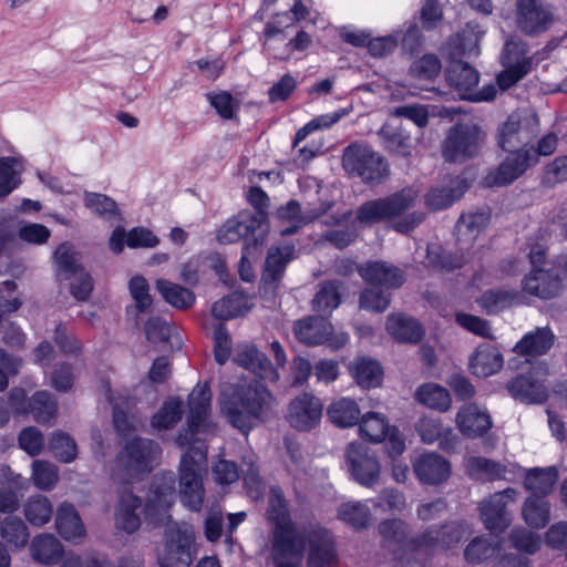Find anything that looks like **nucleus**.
Masks as SVG:
<instances>
[{
    "mask_svg": "<svg viewBox=\"0 0 567 567\" xmlns=\"http://www.w3.org/2000/svg\"><path fill=\"white\" fill-rule=\"evenodd\" d=\"M212 392L207 383L197 385L188 395L186 427L176 436L179 447H188L182 455L178 466L179 498L192 512H200L205 489L200 477V465L207 461V444L196 435L207 431L210 413Z\"/></svg>",
    "mask_w": 567,
    "mask_h": 567,
    "instance_id": "obj_1",
    "label": "nucleus"
},
{
    "mask_svg": "<svg viewBox=\"0 0 567 567\" xmlns=\"http://www.w3.org/2000/svg\"><path fill=\"white\" fill-rule=\"evenodd\" d=\"M380 546L396 567H426L443 550L463 538L461 526L454 522L433 524L411 536L409 525L400 518L379 523Z\"/></svg>",
    "mask_w": 567,
    "mask_h": 567,
    "instance_id": "obj_2",
    "label": "nucleus"
},
{
    "mask_svg": "<svg viewBox=\"0 0 567 567\" xmlns=\"http://www.w3.org/2000/svg\"><path fill=\"white\" fill-rule=\"evenodd\" d=\"M277 400L258 380L237 383L223 391L220 410L229 424L244 434L275 415Z\"/></svg>",
    "mask_w": 567,
    "mask_h": 567,
    "instance_id": "obj_3",
    "label": "nucleus"
},
{
    "mask_svg": "<svg viewBox=\"0 0 567 567\" xmlns=\"http://www.w3.org/2000/svg\"><path fill=\"white\" fill-rule=\"evenodd\" d=\"M342 167L351 177L369 186L380 185L390 176V164L365 143L354 142L343 148Z\"/></svg>",
    "mask_w": 567,
    "mask_h": 567,
    "instance_id": "obj_4",
    "label": "nucleus"
},
{
    "mask_svg": "<svg viewBox=\"0 0 567 567\" xmlns=\"http://www.w3.org/2000/svg\"><path fill=\"white\" fill-rule=\"evenodd\" d=\"M161 446L151 439L135 436L127 441L115 458L114 476L123 484L152 472Z\"/></svg>",
    "mask_w": 567,
    "mask_h": 567,
    "instance_id": "obj_5",
    "label": "nucleus"
},
{
    "mask_svg": "<svg viewBox=\"0 0 567 567\" xmlns=\"http://www.w3.org/2000/svg\"><path fill=\"white\" fill-rule=\"evenodd\" d=\"M259 229H261L259 218L255 217L249 210H241L225 221L217 230L216 238L223 245L245 240L240 256V266L244 267L248 262V258H255L261 252L265 230L257 235L256 233Z\"/></svg>",
    "mask_w": 567,
    "mask_h": 567,
    "instance_id": "obj_6",
    "label": "nucleus"
},
{
    "mask_svg": "<svg viewBox=\"0 0 567 567\" xmlns=\"http://www.w3.org/2000/svg\"><path fill=\"white\" fill-rule=\"evenodd\" d=\"M485 132L474 123H455L446 133L441 153L446 163L463 164L481 154Z\"/></svg>",
    "mask_w": 567,
    "mask_h": 567,
    "instance_id": "obj_7",
    "label": "nucleus"
},
{
    "mask_svg": "<svg viewBox=\"0 0 567 567\" xmlns=\"http://www.w3.org/2000/svg\"><path fill=\"white\" fill-rule=\"evenodd\" d=\"M176 499V476L172 471L156 473L148 486L142 513L145 522L154 527L171 518L168 514Z\"/></svg>",
    "mask_w": 567,
    "mask_h": 567,
    "instance_id": "obj_8",
    "label": "nucleus"
},
{
    "mask_svg": "<svg viewBox=\"0 0 567 567\" xmlns=\"http://www.w3.org/2000/svg\"><path fill=\"white\" fill-rule=\"evenodd\" d=\"M416 192L411 187L402 188L386 197L362 203L355 212L360 224L374 225L402 215L414 205Z\"/></svg>",
    "mask_w": 567,
    "mask_h": 567,
    "instance_id": "obj_9",
    "label": "nucleus"
},
{
    "mask_svg": "<svg viewBox=\"0 0 567 567\" xmlns=\"http://www.w3.org/2000/svg\"><path fill=\"white\" fill-rule=\"evenodd\" d=\"M267 519L272 525V544L275 550L281 553L297 544L298 533L291 519L289 504L280 486L269 489Z\"/></svg>",
    "mask_w": 567,
    "mask_h": 567,
    "instance_id": "obj_10",
    "label": "nucleus"
},
{
    "mask_svg": "<svg viewBox=\"0 0 567 567\" xmlns=\"http://www.w3.org/2000/svg\"><path fill=\"white\" fill-rule=\"evenodd\" d=\"M528 44L518 38H511L504 43L501 53L504 70L496 76V83L502 91L511 89L530 73L534 56H528Z\"/></svg>",
    "mask_w": 567,
    "mask_h": 567,
    "instance_id": "obj_11",
    "label": "nucleus"
},
{
    "mask_svg": "<svg viewBox=\"0 0 567 567\" xmlns=\"http://www.w3.org/2000/svg\"><path fill=\"white\" fill-rule=\"evenodd\" d=\"M505 152L507 154L497 168L484 177L483 183L486 187L508 186L537 165L534 153L529 152L528 143Z\"/></svg>",
    "mask_w": 567,
    "mask_h": 567,
    "instance_id": "obj_12",
    "label": "nucleus"
},
{
    "mask_svg": "<svg viewBox=\"0 0 567 567\" xmlns=\"http://www.w3.org/2000/svg\"><path fill=\"white\" fill-rule=\"evenodd\" d=\"M346 464L351 478L364 487L378 484L381 464L377 453L368 445L359 442L348 444L344 453Z\"/></svg>",
    "mask_w": 567,
    "mask_h": 567,
    "instance_id": "obj_13",
    "label": "nucleus"
},
{
    "mask_svg": "<svg viewBox=\"0 0 567 567\" xmlns=\"http://www.w3.org/2000/svg\"><path fill=\"white\" fill-rule=\"evenodd\" d=\"M547 374L546 367H532L528 371L511 379L506 383V390L515 401L520 403L543 404L548 400Z\"/></svg>",
    "mask_w": 567,
    "mask_h": 567,
    "instance_id": "obj_14",
    "label": "nucleus"
},
{
    "mask_svg": "<svg viewBox=\"0 0 567 567\" xmlns=\"http://www.w3.org/2000/svg\"><path fill=\"white\" fill-rule=\"evenodd\" d=\"M553 7L545 0H516V25L527 37H538L554 24Z\"/></svg>",
    "mask_w": 567,
    "mask_h": 567,
    "instance_id": "obj_15",
    "label": "nucleus"
},
{
    "mask_svg": "<svg viewBox=\"0 0 567 567\" xmlns=\"http://www.w3.org/2000/svg\"><path fill=\"white\" fill-rule=\"evenodd\" d=\"M308 544V567H337L338 553L333 535L323 527L311 528L305 536L298 534L297 545Z\"/></svg>",
    "mask_w": 567,
    "mask_h": 567,
    "instance_id": "obj_16",
    "label": "nucleus"
},
{
    "mask_svg": "<svg viewBox=\"0 0 567 567\" xmlns=\"http://www.w3.org/2000/svg\"><path fill=\"white\" fill-rule=\"evenodd\" d=\"M193 536L177 526H168L165 530V550L158 557L161 567H190Z\"/></svg>",
    "mask_w": 567,
    "mask_h": 567,
    "instance_id": "obj_17",
    "label": "nucleus"
},
{
    "mask_svg": "<svg viewBox=\"0 0 567 567\" xmlns=\"http://www.w3.org/2000/svg\"><path fill=\"white\" fill-rule=\"evenodd\" d=\"M322 410L320 399L310 393H302L289 403L286 419L295 430L309 432L319 423Z\"/></svg>",
    "mask_w": 567,
    "mask_h": 567,
    "instance_id": "obj_18",
    "label": "nucleus"
},
{
    "mask_svg": "<svg viewBox=\"0 0 567 567\" xmlns=\"http://www.w3.org/2000/svg\"><path fill=\"white\" fill-rule=\"evenodd\" d=\"M563 276L558 269H533L522 280V289L543 300L558 297L563 291Z\"/></svg>",
    "mask_w": 567,
    "mask_h": 567,
    "instance_id": "obj_19",
    "label": "nucleus"
},
{
    "mask_svg": "<svg viewBox=\"0 0 567 567\" xmlns=\"http://www.w3.org/2000/svg\"><path fill=\"white\" fill-rule=\"evenodd\" d=\"M412 466L416 478L423 485H441L452 473L450 461L435 452L422 453L414 460Z\"/></svg>",
    "mask_w": 567,
    "mask_h": 567,
    "instance_id": "obj_20",
    "label": "nucleus"
},
{
    "mask_svg": "<svg viewBox=\"0 0 567 567\" xmlns=\"http://www.w3.org/2000/svg\"><path fill=\"white\" fill-rule=\"evenodd\" d=\"M361 278L370 286L399 289L405 282L404 271L383 260L367 261L359 269Z\"/></svg>",
    "mask_w": 567,
    "mask_h": 567,
    "instance_id": "obj_21",
    "label": "nucleus"
},
{
    "mask_svg": "<svg viewBox=\"0 0 567 567\" xmlns=\"http://www.w3.org/2000/svg\"><path fill=\"white\" fill-rule=\"evenodd\" d=\"M460 432L467 439L483 437L493 426L487 411H481L476 404L463 405L455 417Z\"/></svg>",
    "mask_w": 567,
    "mask_h": 567,
    "instance_id": "obj_22",
    "label": "nucleus"
},
{
    "mask_svg": "<svg viewBox=\"0 0 567 567\" xmlns=\"http://www.w3.org/2000/svg\"><path fill=\"white\" fill-rule=\"evenodd\" d=\"M236 361L262 381L277 382L280 379L278 368L256 346L245 347L237 353Z\"/></svg>",
    "mask_w": 567,
    "mask_h": 567,
    "instance_id": "obj_23",
    "label": "nucleus"
},
{
    "mask_svg": "<svg viewBox=\"0 0 567 567\" xmlns=\"http://www.w3.org/2000/svg\"><path fill=\"white\" fill-rule=\"evenodd\" d=\"M480 513L486 529L493 534H501L511 525L512 518L507 512V503L503 501L501 494H494L482 502Z\"/></svg>",
    "mask_w": 567,
    "mask_h": 567,
    "instance_id": "obj_24",
    "label": "nucleus"
},
{
    "mask_svg": "<svg viewBox=\"0 0 567 567\" xmlns=\"http://www.w3.org/2000/svg\"><path fill=\"white\" fill-rule=\"evenodd\" d=\"M142 506V499L131 489L123 491L115 507V524L118 529L133 534L141 526L137 509Z\"/></svg>",
    "mask_w": 567,
    "mask_h": 567,
    "instance_id": "obj_25",
    "label": "nucleus"
},
{
    "mask_svg": "<svg viewBox=\"0 0 567 567\" xmlns=\"http://www.w3.org/2000/svg\"><path fill=\"white\" fill-rule=\"evenodd\" d=\"M503 354L489 343L480 344L470 357L468 369L477 378H487L498 372L503 367Z\"/></svg>",
    "mask_w": 567,
    "mask_h": 567,
    "instance_id": "obj_26",
    "label": "nucleus"
},
{
    "mask_svg": "<svg viewBox=\"0 0 567 567\" xmlns=\"http://www.w3.org/2000/svg\"><path fill=\"white\" fill-rule=\"evenodd\" d=\"M55 528L63 539L74 543L84 538L86 533L74 505L68 502L60 504L56 509Z\"/></svg>",
    "mask_w": 567,
    "mask_h": 567,
    "instance_id": "obj_27",
    "label": "nucleus"
},
{
    "mask_svg": "<svg viewBox=\"0 0 567 567\" xmlns=\"http://www.w3.org/2000/svg\"><path fill=\"white\" fill-rule=\"evenodd\" d=\"M386 330L400 343H419L424 337L421 322L403 313L390 315L386 320Z\"/></svg>",
    "mask_w": 567,
    "mask_h": 567,
    "instance_id": "obj_28",
    "label": "nucleus"
},
{
    "mask_svg": "<svg viewBox=\"0 0 567 567\" xmlns=\"http://www.w3.org/2000/svg\"><path fill=\"white\" fill-rule=\"evenodd\" d=\"M446 82L464 100V95L476 89L480 82L478 71L461 60L452 61L446 69Z\"/></svg>",
    "mask_w": 567,
    "mask_h": 567,
    "instance_id": "obj_29",
    "label": "nucleus"
},
{
    "mask_svg": "<svg viewBox=\"0 0 567 567\" xmlns=\"http://www.w3.org/2000/svg\"><path fill=\"white\" fill-rule=\"evenodd\" d=\"M329 329L330 321L322 316H309L293 324L296 339L309 347L323 344Z\"/></svg>",
    "mask_w": 567,
    "mask_h": 567,
    "instance_id": "obj_30",
    "label": "nucleus"
},
{
    "mask_svg": "<svg viewBox=\"0 0 567 567\" xmlns=\"http://www.w3.org/2000/svg\"><path fill=\"white\" fill-rule=\"evenodd\" d=\"M555 342V334L548 328H536L526 333L513 348L522 357H539L546 354Z\"/></svg>",
    "mask_w": 567,
    "mask_h": 567,
    "instance_id": "obj_31",
    "label": "nucleus"
},
{
    "mask_svg": "<svg viewBox=\"0 0 567 567\" xmlns=\"http://www.w3.org/2000/svg\"><path fill=\"white\" fill-rule=\"evenodd\" d=\"M327 417L334 426L349 429L358 425L361 411L355 400L338 398L328 405Z\"/></svg>",
    "mask_w": 567,
    "mask_h": 567,
    "instance_id": "obj_32",
    "label": "nucleus"
},
{
    "mask_svg": "<svg viewBox=\"0 0 567 567\" xmlns=\"http://www.w3.org/2000/svg\"><path fill=\"white\" fill-rule=\"evenodd\" d=\"M558 480V471L555 466L545 468L534 467L525 471L524 488L532 493L530 497L546 498L554 489Z\"/></svg>",
    "mask_w": 567,
    "mask_h": 567,
    "instance_id": "obj_33",
    "label": "nucleus"
},
{
    "mask_svg": "<svg viewBox=\"0 0 567 567\" xmlns=\"http://www.w3.org/2000/svg\"><path fill=\"white\" fill-rule=\"evenodd\" d=\"M489 219V210L462 214L454 227L457 243L473 244L478 234L487 227Z\"/></svg>",
    "mask_w": 567,
    "mask_h": 567,
    "instance_id": "obj_34",
    "label": "nucleus"
},
{
    "mask_svg": "<svg viewBox=\"0 0 567 567\" xmlns=\"http://www.w3.org/2000/svg\"><path fill=\"white\" fill-rule=\"evenodd\" d=\"M378 136L382 141L383 148L391 155L408 158L412 154L411 134L402 126L384 124Z\"/></svg>",
    "mask_w": 567,
    "mask_h": 567,
    "instance_id": "obj_35",
    "label": "nucleus"
},
{
    "mask_svg": "<svg viewBox=\"0 0 567 567\" xmlns=\"http://www.w3.org/2000/svg\"><path fill=\"white\" fill-rule=\"evenodd\" d=\"M295 245L271 247L265 260L262 278L268 284L278 282L287 268V265L295 258Z\"/></svg>",
    "mask_w": 567,
    "mask_h": 567,
    "instance_id": "obj_36",
    "label": "nucleus"
},
{
    "mask_svg": "<svg viewBox=\"0 0 567 567\" xmlns=\"http://www.w3.org/2000/svg\"><path fill=\"white\" fill-rule=\"evenodd\" d=\"M427 265L440 271L450 274L463 268L468 262L464 251H449L440 245L429 246L426 250Z\"/></svg>",
    "mask_w": 567,
    "mask_h": 567,
    "instance_id": "obj_37",
    "label": "nucleus"
},
{
    "mask_svg": "<svg viewBox=\"0 0 567 567\" xmlns=\"http://www.w3.org/2000/svg\"><path fill=\"white\" fill-rule=\"evenodd\" d=\"M349 372L354 382L363 389H373L381 384L383 369L381 364L370 358H358L349 364Z\"/></svg>",
    "mask_w": 567,
    "mask_h": 567,
    "instance_id": "obj_38",
    "label": "nucleus"
},
{
    "mask_svg": "<svg viewBox=\"0 0 567 567\" xmlns=\"http://www.w3.org/2000/svg\"><path fill=\"white\" fill-rule=\"evenodd\" d=\"M342 286L340 280L321 281L311 301L312 310L321 315H330L341 303Z\"/></svg>",
    "mask_w": 567,
    "mask_h": 567,
    "instance_id": "obj_39",
    "label": "nucleus"
},
{
    "mask_svg": "<svg viewBox=\"0 0 567 567\" xmlns=\"http://www.w3.org/2000/svg\"><path fill=\"white\" fill-rule=\"evenodd\" d=\"M155 288L168 305L178 310L188 309L196 301L194 291L167 279H157Z\"/></svg>",
    "mask_w": 567,
    "mask_h": 567,
    "instance_id": "obj_40",
    "label": "nucleus"
},
{
    "mask_svg": "<svg viewBox=\"0 0 567 567\" xmlns=\"http://www.w3.org/2000/svg\"><path fill=\"white\" fill-rule=\"evenodd\" d=\"M58 278L60 281L72 280L74 276L85 270L81 264L80 254L69 243H62L54 251Z\"/></svg>",
    "mask_w": 567,
    "mask_h": 567,
    "instance_id": "obj_41",
    "label": "nucleus"
},
{
    "mask_svg": "<svg viewBox=\"0 0 567 567\" xmlns=\"http://www.w3.org/2000/svg\"><path fill=\"white\" fill-rule=\"evenodd\" d=\"M32 557L43 565L58 564L63 557V547L53 535L44 534L34 537L31 543Z\"/></svg>",
    "mask_w": 567,
    "mask_h": 567,
    "instance_id": "obj_42",
    "label": "nucleus"
},
{
    "mask_svg": "<svg viewBox=\"0 0 567 567\" xmlns=\"http://www.w3.org/2000/svg\"><path fill=\"white\" fill-rule=\"evenodd\" d=\"M506 466L483 456H472L467 461L466 472L477 481H495L506 478Z\"/></svg>",
    "mask_w": 567,
    "mask_h": 567,
    "instance_id": "obj_43",
    "label": "nucleus"
},
{
    "mask_svg": "<svg viewBox=\"0 0 567 567\" xmlns=\"http://www.w3.org/2000/svg\"><path fill=\"white\" fill-rule=\"evenodd\" d=\"M358 425L360 436L372 443L383 442L392 429L384 415L372 411L362 414Z\"/></svg>",
    "mask_w": 567,
    "mask_h": 567,
    "instance_id": "obj_44",
    "label": "nucleus"
},
{
    "mask_svg": "<svg viewBox=\"0 0 567 567\" xmlns=\"http://www.w3.org/2000/svg\"><path fill=\"white\" fill-rule=\"evenodd\" d=\"M415 399L423 405L440 412H446L452 403L450 392L444 386L431 382L416 389Z\"/></svg>",
    "mask_w": 567,
    "mask_h": 567,
    "instance_id": "obj_45",
    "label": "nucleus"
},
{
    "mask_svg": "<svg viewBox=\"0 0 567 567\" xmlns=\"http://www.w3.org/2000/svg\"><path fill=\"white\" fill-rule=\"evenodd\" d=\"M518 297L514 289L494 288L485 290L477 299L478 306L486 315H496L507 308Z\"/></svg>",
    "mask_w": 567,
    "mask_h": 567,
    "instance_id": "obj_46",
    "label": "nucleus"
},
{
    "mask_svg": "<svg viewBox=\"0 0 567 567\" xmlns=\"http://www.w3.org/2000/svg\"><path fill=\"white\" fill-rule=\"evenodd\" d=\"M522 515L529 527L544 528L550 519V503L543 497H527L522 508Z\"/></svg>",
    "mask_w": 567,
    "mask_h": 567,
    "instance_id": "obj_47",
    "label": "nucleus"
},
{
    "mask_svg": "<svg viewBox=\"0 0 567 567\" xmlns=\"http://www.w3.org/2000/svg\"><path fill=\"white\" fill-rule=\"evenodd\" d=\"M56 411L58 404L52 393L42 390L30 398L29 414H32L35 422L50 423L55 417Z\"/></svg>",
    "mask_w": 567,
    "mask_h": 567,
    "instance_id": "obj_48",
    "label": "nucleus"
},
{
    "mask_svg": "<svg viewBox=\"0 0 567 567\" xmlns=\"http://www.w3.org/2000/svg\"><path fill=\"white\" fill-rule=\"evenodd\" d=\"M23 514L32 526L40 527L50 522L53 507L47 496L39 494L27 499L23 505Z\"/></svg>",
    "mask_w": 567,
    "mask_h": 567,
    "instance_id": "obj_49",
    "label": "nucleus"
},
{
    "mask_svg": "<svg viewBox=\"0 0 567 567\" xmlns=\"http://www.w3.org/2000/svg\"><path fill=\"white\" fill-rule=\"evenodd\" d=\"M182 416L183 401L177 396L169 398L152 416L151 425L156 430H169L182 420Z\"/></svg>",
    "mask_w": 567,
    "mask_h": 567,
    "instance_id": "obj_50",
    "label": "nucleus"
},
{
    "mask_svg": "<svg viewBox=\"0 0 567 567\" xmlns=\"http://www.w3.org/2000/svg\"><path fill=\"white\" fill-rule=\"evenodd\" d=\"M246 300L243 296L231 293L215 301L212 307V315L220 320H229L247 313Z\"/></svg>",
    "mask_w": 567,
    "mask_h": 567,
    "instance_id": "obj_51",
    "label": "nucleus"
},
{
    "mask_svg": "<svg viewBox=\"0 0 567 567\" xmlns=\"http://www.w3.org/2000/svg\"><path fill=\"white\" fill-rule=\"evenodd\" d=\"M0 536L8 545L22 548L27 545L30 534L21 518L8 516L1 523Z\"/></svg>",
    "mask_w": 567,
    "mask_h": 567,
    "instance_id": "obj_52",
    "label": "nucleus"
},
{
    "mask_svg": "<svg viewBox=\"0 0 567 567\" xmlns=\"http://www.w3.org/2000/svg\"><path fill=\"white\" fill-rule=\"evenodd\" d=\"M83 202L87 209L105 219H112L121 215L116 202L105 194L85 192Z\"/></svg>",
    "mask_w": 567,
    "mask_h": 567,
    "instance_id": "obj_53",
    "label": "nucleus"
},
{
    "mask_svg": "<svg viewBox=\"0 0 567 567\" xmlns=\"http://www.w3.org/2000/svg\"><path fill=\"white\" fill-rule=\"evenodd\" d=\"M442 63L434 53H425L414 60L409 69L411 78L422 81H434L441 73Z\"/></svg>",
    "mask_w": 567,
    "mask_h": 567,
    "instance_id": "obj_54",
    "label": "nucleus"
},
{
    "mask_svg": "<svg viewBox=\"0 0 567 567\" xmlns=\"http://www.w3.org/2000/svg\"><path fill=\"white\" fill-rule=\"evenodd\" d=\"M370 516L369 507L359 502L342 504L338 509V518L357 530L368 527Z\"/></svg>",
    "mask_w": 567,
    "mask_h": 567,
    "instance_id": "obj_55",
    "label": "nucleus"
},
{
    "mask_svg": "<svg viewBox=\"0 0 567 567\" xmlns=\"http://www.w3.org/2000/svg\"><path fill=\"white\" fill-rule=\"evenodd\" d=\"M49 450L60 462L70 463L75 460L78 449L75 441L66 433L53 432L49 441Z\"/></svg>",
    "mask_w": 567,
    "mask_h": 567,
    "instance_id": "obj_56",
    "label": "nucleus"
},
{
    "mask_svg": "<svg viewBox=\"0 0 567 567\" xmlns=\"http://www.w3.org/2000/svg\"><path fill=\"white\" fill-rule=\"evenodd\" d=\"M520 127L519 116L511 114L498 128L497 145L503 151L522 146L524 143L519 136Z\"/></svg>",
    "mask_w": 567,
    "mask_h": 567,
    "instance_id": "obj_57",
    "label": "nucleus"
},
{
    "mask_svg": "<svg viewBox=\"0 0 567 567\" xmlns=\"http://www.w3.org/2000/svg\"><path fill=\"white\" fill-rule=\"evenodd\" d=\"M390 303L391 293L374 286L363 289L359 297L360 308L371 312L382 313Z\"/></svg>",
    "mask_w": 567,
    "mask_h": 567,
    "instance_id": "obj_58",
    "label": "nucleus"
},
{
    "mask_svg": "<svg viewBox=\"0 0 567 567\" xmlns=\"http://www.w3.org/2000/svg\"><path fill=\"white\" fill-rule=\"evenodd\" d=\"M32 480L42 491H50L59 481L58 467L48 461L35 460L32 463Z\"/></svg>",
    "mask_w": 567,
    "mask_h": 567,
    "instance_id": "obj_59",
    "label": "nucleus"
},
{
    "mask_svg": "<svg viewBox=\"0 0 567 567\" xmlns=\"http://www.w3.org/2000/svg\"><path fill=\"white\" fill-rule=\"evenodd\" d=\"M128 290L138 313H144L153 305L150 285L143 276H134L128 281Z\"/></svg>",
    "mask_w": 567,
    "mask_h": 567,
    "instance_id": "obj_60",
    "label": "nucleus"
},
{
    "mask_svg": "<svg viewBox=\"0 0 567 567\" xmlns=\"http://www.w3.org/2000/svg\"><path fill=\"white\" fill-rule=\"evenodd\" d=\"M509 540L514 548L527 554H535L542 545L540 536L524 527H515L511 530Z\"/></svg>",
    "mask_w": 567,
    "mask_h": 567,
    "instance_id": "obj_61",
    "label": "nucleus"
},
{
    "mask_svg": "<svg viewBox=\"0 0 567 567\" xmlns=\"http://www.w3.org/2000/svg\"><path fill=\"white\" fill-rule=\"evenodd\" d=\"M455 321L462 328H464L465 330H467L478 337L489 339V340L494 339V336H493V332L491 329V323L486 319H483L478 316H474L471 313L458 312L455 316Z\"/></svg>",
    "mask_w": 567,
    "mask_h": 567,
    "instance_id": "obj_62",
    "label": "nucleus"
},
{
    "mask_svg": "<svg viewBox=\"0 0 567 567\" xmlns=\"http://www.w3.org/2000/svg\"><path fill=\"white\" fill-rule=\"evenodd\" d=\"M214 357L218 364H224L230 357L231 340L224 322L214 327Z\"/></svg>",
    "mask_w": 567,
    "mask_h": 567,
    "instance_id": "obj_63",
    "label": "nucleus"
},
{
    "mask_svg": "<svg viewBox=\"0 0 567 567\" xmlns=\"http://www.w3.org/2000/svg\"><path fill=\"white\" fill-rule=\"evenodd\" d=\"M146 339L152 343L168 342L172 334L171 324L158 316L147 319L144 324Z\"/></svg>",
    "mask_w": 567,
    "mask_h": 567,
    "instance_id": "obj_64",
    "label": "nucleus"
}]
</instances>
